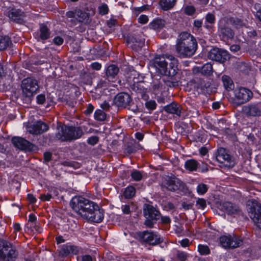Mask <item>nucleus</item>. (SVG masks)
Masks as SVG:
<instances>
[{
  "instance_id": "nucleus-45",
  "label": "nucleus",
  "mask_w": 261,
  "mask_h": 261,
  "mask_svg": "<svg viewBox=\"0 0 261 261\" xmlns=\"http://www.w3.org/2000/svg\"><path fill=\"white\" fill-rule=\"evenodd\" d=\"M147 109L150 110H153L156 108V103L154 100H149L145 103Z\"/></svg>"
},
{
  "instance_id": "nucleus-38",
  "label": "nucleus",
  "mask_w": 261,
  "mask_h": 261,
  "mask_svg": "<svg viewBox=\"0 0 261 261\" xmlns=\"http://www.w3.org/2000/svg\"><path fill=\"white\" fill-rule=\"evenodd\" d=\"M23 12L20 9H17L15 8H11L9 11V14L8 16H23Z\"/></svg>"
},
{
  "instance_id": "nucleus-34",
  "label": "nucleus",
  "mask_w": 261,
  "mask_h": 261,
  "mask_svg": "<svg viewBox=\"0 0 261 261\" xmlns=\"http://www.w3.org/2000/svg\"><path fill=\"white\" fill-rule=\"evenodd\" d=\"M106 114L101 110H96L94 113V119L97 121H102L106 119Z\"/></svg>"
},
{
  "instance_id": "nucleus-13",
  "label": "nucleus",
  "mask_w": 261,
  "mask_h": 261,
  "mask_svg": "<svg viewBox=\"0 0 261 261\" xmlns=\"http://www.w3.org/2000/svg\"><path fill=\"white\" fill-rule=\"evenodd\" d=\"M207 57L209 59L223 63L229 59V55L227 51L217 47L212 48L208 53Z\"/></svg>"
},
{
  "instance_id": "nucleus-17",
  "label": "nucleus",
  "mask_w": 261,
  "mask_h": 261,
  "mask_svg": "<svg viewBox=\"0 0 261 261\" xmlns=\"http://www.w3.org/2000/svg\"><path fill=\"white\" fill-rule=\"evenodd\" d=\"M13 145L21 150H32L34 145L27 140L19 137H14L12 139Z\"/></svg>"
},
{
  "instance_id": "nucleus-47",
  "label": "nucleus",
  "mask_w": 261,
  "mask_h": 261,
  "mask_svg": "<svg viewBox=\"0 0 261 261\" xmlns=\"http://www.w3.org/2000/svg\"><path fill=\"white\" fill-rule=\"evenodd\" d=\"M99 138L97 136H92L88 138L87 142L89 144L94 145L98 143Z\"/></svg>"
},
{
  "instance_id": "nucleus-39",
  "label": "nucleus",
  "mask_w": 261,
  "mask_h": 261,
  "mask_svg": "<svg viewBox=\"0 0 261 261\" xmlns=\"http://www.w3.org/2000/svg\"><path fill=\"white\" fill-rule=\"evenodd\" d=\"M70 254H72L70 245H64L60 252V254L62 256H66Z\"/></svg>"
},
{
  "instance_id": "nucleus-43",
  "label": "nucleus",
  "mask_w": 261,
  "mask_h": 261,
  "mask_svg": "<svg viewBox=\"0 0 261 261\" xmlns=\"http://www.w3.org/2000/svg\"><path fill=\"white\" fill-rule=\"evenodd\" d=\"M176 257L179 261H186L188 258V254L184 251H178Z\"/></svg>"
},
{
  "instance_id": "nucleus-42",
  "label": "nucleus",
  "mask_w": 261,
  "mask_h": 261,
  "mask_svg": "<svg viewBox=\"0 0 261 261\" xmlns=\"http://www.w3.org/2000/svg\"><path fill=\"white\" fill-rule=\"evenodd\" d=\"M99 13L101 15L107 14L109 11V8L107 4H102L98 8Z\"/></svg>"
},
{
  "instance_id": "nucleus-15",
  "label": "nucleus",
  "mask_w": 261,
  "mask_h": 261,
  "mask_svg": "<svg viewBox=\"0 0 261 261\" xmlns=\"http://www.w3.org/2000/svg\"><path fill=\"white\" fill-rule=\"evenodd\" d=\"M131 97L126 93H118L114 99V103L118 107L126 108L131 102Z\"/></svg>"
},
{
  "instance_id": "nucleus-40",
  "label": "nucleus",
  "mask_w": 261,
  "mask_h": 261,
  "mask_svg": "<svg viewBox=\"0 0 261 261\" xmlns=\"http://www.w3.org/2000/svg\"><path fill=\"white\" fill-rule=\"evenodd\" d=\"M230 21L232 22L233 24L237 28L245 25V23L239 17H231Z\"/></svg>"
},
{
  "instance_id": "nucleus-31",
  "label": "nucleus",
  "mask_w": 261,
  "mask_h": 261,
  "mask_svg": "<svg viewBox=\"0 0 261 261\" xmlns=\"http://www.w3.org/2000/svg\"><path fill=\"white\" fill-rule=\"evenodd\" d=\"M152 88L155 93H158L165 88L163 80L159 81H154L152 86Z\"/></svg>"
},
{
  "instance_id": "nucleus-16",
  "label": "nucleus",
  "mask_w": 261,
  "mask_h": 261,
  "mask_svg": "<svg viewBox=\"0 0 261 261\" xmlns=\"http://www.w3.org/2000/svg\"><path fill=\"white\" fill-rule=\"evenodd\" d=\"M48 125L41 121H38L28 127V132L32 134L39 135L48 130Z\"/></svg>"
},
{
  "instance_id": "nucleus-8",
  "label": "nucleus",
  "mask_w": 261,
  "mask_h": 261,
  "mask_svg": "<svg viewBox=\"0 0 261 261\" xmlns=\"http://www.w3.org/2000/svg\"><path fill=\"white\" fill-rule=\"evenodd\" d=\"M234 94L235 103L238 105L248 102L253 96L252 91L244 87L237 88L234 91Z\"/></svg>"
},
{
  "instance_id": "nucleus-56",
  "label": "nucleus",
  "mask_w": 261,
  "mask_h": 261,
  "mask_svg": "<svg viewBox=\"0 0 261 261\" xmlns=\"http://www.w3.org/2000/svg\"><path fill=\"white\" fill-rule=\"evenodd\" d=\"M179 243L182 247H186L189 245L190 241L189 239H185L179 241Z\"/></svg>"
},
{
  "instance_id": "nucleus-32",
  "label": "nucleus",
  "mask_w": 261,
  "mask_h": 261,
  "mask_svg": "<svg viewBox=\"0 0 261 261\" xmlns=\"http://www.w3.org/2000/svg\"><path fill=\"white\" fill-rule=\"evenodd\" d=\"M143 172L137 170H133L130 173V176L134 181H138L142 180L144 176Z\"/></svg>"
},
{
  "instance_id": "nucleus-25",
  "label": "nucleus",
  "mask_w": 261,
  "mask_h": 261,
  "mask_svg": "<svg viewBox=\"0 0 261 261\" xmlns=\"http://www.w3.org/2000/svg\"><path fill=\"white\" fill-rule=\"evenodd\" d=\"M199 163L194 159H189L185 163V168L189 172L196 171L198 168Z\"/></svg>"
},
{
  "instance_id": "nucleus-36",
  "label": "nucleus",
  "mask_w": 261,
  "mask_h": 261,
  "mask_svg": "<svg viewBox=\"0 0 261 261\" xmlns=\"http://www.w3.org/2000/svg\"><path fill=\"white\" fill-rule=\"evenodd\" d=\"M220 32L223 36L229 38H232L234 35V33L232 30L228 27L221 28Z\"/></svg>"
},
{
  "instance_id": "nucleus-57",
  "label": "nucleus",
  "mask_w": 261,
  "mask_h": 261,
  "mask_svg": "<svg viewBox=\"0 0 261 261\" xmlns=\"http://www.w3.org/2000/svg\"><path fill=\"white\" fill-rule=\"evenodd\" d=\"M81 261H95L89 255H84L81 257Z\"/></svg>"
},
{
  "instance_id": "nucleus-35",
  "label": "nucleus",
  "mask_w": 261,
  "mask_h": 261,
  "mask_svg": "<svg viewBox=\"0 0 261 261\" xmlns=\"http://www.w3.org/2000/svg\"><path fill=\"white\" fill-rule=\"evenodd\" d=\"M208 188V185L203 183H200L196 188V191L199 195H203L207 192Z\"/></svg>"
},
{
  "instance_id": "nucleus-48",
  "label": "nucleus",
  "mask_w": 261,
  "mask_h": 261,
  "mask_svg": "<svg viewBox=\"0 0 261 261\" xmlns=\"http://www.w3.org/2000/svg\"><path fill=\"white\" fill-rule=\"evenodd\" d=\"M10 21L20 24L25 22L22 17H10Z\"/></svg>"
},
{
  "instance_id": "nucleus-4",
  "label": "nucleus",
  "mask_w": 261,
  "mask_h": 261,
  "mask_svg": "<svg viewBox=\"0 0 261 261\" xmlns=\"http://www.w3.org/2000/svg\"><path fill=\"white\" fill-rule=\"evenodd\" d=\"M56 137L62 141H71L82 137L83 132L81 127L63 125L58 126Z\"/></svg>"
},
{
  "instance_id": "nucleus-7",
  "label": "nucleus",
  "mask_w": 261,
  "mask_h": 261,
  "mask_svg": "<svg viewBox=\"0 0 261 261\" xmlns=\"http://www.w3.org/2000/svg\"><path fill=\"white\" fill-rule=\"evenodd\" d=\"M139 240L142 243H146L150 245H156L160 244L162 240L156 233L149 231H144L137 233Z\"/></svg>"
},
{
  "instance_id": "nucleus-64",
  "label": "nucleus",
  "mask_w": 261,
  "mask_h": 261,
  "mask_svg": "<svg viewBox=\"0 0 261 261\" xmlns=\"http://www.w3.org/2000/svg\"><path fill=\"white\" fill-rule=\"evenodd\" d=\"M101 108L103 110H108L110 108V105L108 102L105 101L102 103L101 104Z\"/></svg>"
},
{
  "instance_id": "nucleus-26",
  "label": "nucleus",
  "mask_w": 261,
  "mask_h": 261,
  "mask_svg": "<svg viewBox=\"0 0 261 261\" xmlns=\"http://www.w3.org/2000/svg\"><path fill=\"white\" fill-rule=\"evenodd\" d=\"M12 44L10 38L7 36H0V50H5Z\"/></svg>"
},
{
  "instance_id": "nucleus-55",
  "label": "nucleus",
  "mask_w": 261,
  "mask_h": 261,
  "mask_svg": "<svg viewBox=\"0 0 261 261\" xmlns=\"http://www.w3.org/2000/svg\"><path fill=\"white\" fill-rule=\"evenodd\" d=\"M91 67L93 69L96 70H99L101 68V65L98 62L92 63L91 65Z\"/></svg>"
},
{
  "instance_id": "nucleus-22",
  "label": "nucleus",
  "mask_w": 261,
  "mask_h": 261,
  "mask_svg": "<svg viewBox=\"0 0 261 261\" xmlns=\"http://www.w3.org/2000/svg\"><path fill=\"white\" fill-rule=\"evenodd\" d=\"M164 110L168 113L175 114L178 116H180L181 111L180 106L175 103H172L165 106Z\"/></svg>"
},
{
  "instance_id": "nucleus-61",
  "label": "nucleus",
  "mask_w": 261,
  "mask_h": 261,
  "mask_svg": "<svg viewBox=\"0 0 261 261\" xmlns=\"http://www.w3.org/2000/svg\"><path fill=\"white\" fill-rule=\"evenodd\" d=\"M116 23V20L114 18H111L107 21V24L109 28H112Z\"/></svg>"
},
{
  "instance_id": "nucleus-23",
  "label": "nucleus",
  "mask_w": 261,
  "mask_h": 261,
  "mask_svg": "<svg viewBox=\"0 0 261 261\" xmlns=\"http://www.w3.org/2000/svg\"><path fill=\"white\" fill-rule=\"evenodd\" d=\"M40 38L42 40H45L49 38L51 32L44 23H40L39 27Z\"/></svg>"
},
{
  "instance_id": "nucleus-12",
  "label": "nucleus",
  "mask_w": 261,
  "mask_h": 261,
  "mask_svg": "<svg viewBox=\"0 0 261 261\" xmlns=\"http://www.w3.org/2000/svg\"><path fill=\"white\" fill-rule=\"evenodd\" d=\"M216 157L217 161L226 167H232L235 165L233 158L224 148L221 147L218 149Z\"/></svg>"
},
{
  "instance_id": "nucleus-29",
  "label": "nucleus",
  "mask_w": 261,
  "mask_h": 261,
  "mask_svg": "<svg viewBox=\"0 0 261 261\" xmlns=\"http://www.w3.org/2000/svg\"><path fill=\"white\" fill-rule=\"evenodd\" d=\"M200 72L202 74L210 76L213 73V66L211 63H207L200 68Z\"/></svg>"
},
{
  "instance_id": "nucleus-10",
  "label": "nucleus",
  "mask_w": 261,
  "mask_h": 261,
  "mask_svg": "<svg viewBox=\"0 0 261 261\" xmlns=\"http://www.w3.org/2000/svg\"><path fill=\"white\" fill-rule=\"evenodd\" d=\"M219 240L221 246L225 248H235L242 244V240L234 235H224Z\"/></svg>"
},
{
  "instance_id": "nucleus-63",
  "label": "nucleus",
  "mask_w": 261,
  "mask_h": 261,
  "mask_svg": "<svg viewBox=\"0 0 261 261\" xmlns=\"http://www.w3.org/2000/svg\"><path fill=\"white\" fill-rule=\"evenodd\" d=\"M138 21L141 24H145L148 21V17H139Z\"/></svg>"
},
{
  "instance_id": "nucleus-59",
  "label": "nucleus",
  "mask_w": 261,
  "mask_h": 261,
  "mask_svg": "<svg viewBox=\"0 0 261 261\" xmlns=\"http://www.w3.org/2000/svg\"><path fill=\"white\" fill-rule=\"evenodd\" d=\"M27 198L29 202L31 203H34L36 201V198L32 194H28Z\"/></svg>"
},
{
  "instance_id": "nucleus-19",
  "label": "nucleus",
  "mask_w": 261,
  "mask_h": 261,
  "mask_svg": "<svg viewBox=\"0 0 261 261\" xmlns=\"http://www.w3.org/2000/svg\"><path fill=\"white\" fill-rule=\"evenodd\" d=\"M127 42L133 49L138 51L144 46L145 39L138 38L136 36L133 35H129L127 38Z\"/></svg>"
},
{
  "instance_id": "nucleus-9",
  "label": "nucleus",
  "mask_w": 261,
  "mask_h": 261,
  "mask_svg": "<svg viewBox=\"0 0 261 261\" xmlns=\"http://www.w3.org/2000/svg\"><path fill=\"white\" fill-rule=\"evenodd\" d=\"M21 87L24 95L31 97L36 93L39 88L38 82L32 78H27L22 81Z\"/></svg>"
},
{
  "instance_id": "nucleus-53",
  "label": "nucleus",
  "mask_w": 261,
  "mask_h": 261,
  "mask_svg": "<svg viewBox=\"0 0 261 261\" xmlns=\"http://www.w3.org/2000/svg\"><path fill=\"white\" fill-rule=\"evenodd\" d=\"M45 96L43 94H40L37 96V103L39 104H43L45 102Z\"/></svg>"
},
{
  "instance_id": "nucleus-30",
  "label": "nucleus",
  "mask_w": 261,
  "mask_h": 261,
  "mask_svg": "<svg viewBox=\"0 0 261 261\" xmlns=\"http://www.w3.org/2000/svg\"><path fill=\"white\" fill-rule=\"evenodd\" d=\"M222 81L225 89L231 90L233 88L234 85L233 81L229 76L225 75H223Z\"/></svg>"
},
{
  "instance_id": "nucleus-27",
  "label": "nucleus",
  "mask_w": 261,
  "mask_h": 261,
  "mask_svg": "<svg viewBox=\"0 0 261 261\" xmlns=\"http://www.w3.org/2000/svg\"><path fill=\"white\" fill-rule=\"evenodd\" d=\"M175 1L176 0H160V5L163 10L167 11L174 6Z\"/></svg>"
},
{
  "instance_id": "nucleus-41",
  "label": "nucleus",
  "mask_w": 261,
  "mask_h": 261,
  "mask_svg": "<svg viewBox=\"0 0 261 261\" xmlns=\"http://www.w3.org/2000/svg\"><path fill=\"white\" fill-rule=\"evenodd\" d=\"M149 7V6L148 5H143L141 7H136L135 8L133 12V13L136 15L137 16L141 12H143L144 11L148 9Z\"/></svg>"
},
{
  "instance_id": "nucleus-24",
  "label": "nucleus",
  "mask_w": 261,
  "mask_h": 261,
  "mask_svg": "<svg viewBox=\"0 0 261 261\" xmlns=\"http://www.w3.org/2000/svg\"><path fill=\"white\" fill-rule=\"evenodd\" d=\"M167 77L163 79L164 86L166 85L168 87H175L179 85L178 80L175 77V75L169 76L166 75Z\"/></svg>"
},
{
  "instance_id": "nucleus-50",
  "label": "nucleus",
  "mask_w": 261,
  "mask_h": 261,
  "mask_svg": "<svg viewBox=\"0 0 261 261\" xmlns=\"http://www.w3.org/2000/svg\"><path fill=\"white\" fill-rule=\"evenodd\" d=\"M121 209L124 214L128 215L130 213V206L128 204L122 205Z\"/></svg>"
},
{
  "instance_id": "nucleus-3",
  "label": "nucleus",
  "mask_w": 261,
  "mask_h": 261,
  "mask_svg": "<svg viewBox=\"0 0 261 261\" xmlns=\"http://www.w3.org/2000/svg\"><path fill=\"white\" fill-rule=\"evenodd\" d=\"M175 46L179 57L187 58L195 53L197 43L193 35L187 32H183L179 35Z\"/></svg>"
},
{
  "instance_id": "nucleus-2",
  "label": "nucleus",
  "mask_w": 261,
  "mask_h": 261,
  "mask_svg": "<svg viewBox=\"0 0 261 261\" xmlns=\"http://www.w3.org/2000/svg\"><path fill=\"white\" fill-rule=\"evenodd\" d=\"M178 60L169 55H156L150 61L151 65L156 71L164 75L173 76L177 73Z\"/></svg>"
},
{
  "instance_id": "nucleus-46",
  "label": "nucleus",
  "mask_w": 261,
  "mask_h": 261,
  "mask_svg": "<svg viewBox=\"0 0 261 261\" xmlns=\"http://www.w3.org/2000/svg\"><path fill=\"white\" fill-rule=\"evenodd\" d=\"M196 205L198 208L204 209L206 206V201L203 198H198L196 201Z\"/></svg>"
},
{
  "instance_id": "nucleus-62",
  "label": "nucleus",
  "mask_w": 261,
  "mask_h": 261,
  "mask_svg": "<svg viewBox=\"0 0 261 261\" xmlns=\"http://www.w3.org/2000/svg\"><path fill=\"white\" fill-rule=\"evenodd\" d=\"M44 159L46 162H49L51 158V154L48 152H45L43 154Z\"/></svg>"
},
{
  "instance_id": "nucleus-20",
  "label": "nucleus",
  "mask_w": 261,
  "mask_h": 261,
  "mask_svg": "<svg viewBox=\"0 0 261 261\" xmlns=\"http://www.w3.org/2000/svg\"><path fill=\"white\" fill-rule=\"evenodd\" d=\"M144 214L146 219L157 220L160 218V212L153 206L146 204L144 208Z\"/></svg>"
},
{
  "instance_id": "nucleus-18",
  "label": "nucleus",
  "mask_w": 261,
  "mask_h": 261,
  "mask_svg": "<svg viewBox=\"0 0 261 261\" xmlns=\"http://www.w3.org/2000/svg\"><path fill=\"white\" fill-rule=\"evenodd\" d=\"M222 210L227 214L233 216L240 215L242 214V210L240 207L230 202H224L222 205Z\"/></svg>"
},
{
  "instance_id": "nucleus-60",
  "label": "nucleus",
  "mask_w": 261,
  "mask_h": 261,
  "mask_svg": "<svg viewBox=\"0 0 261 261\" xmlns=\"http://www.w3.org/2000/svg\"><path fill=\"white\" fill-rule=\"evenodd\" d=\"M200 88L202 90L206 89L210 86V83L208 82L205 83L204 81H201L200 82Z\"/></svg>"
},
{
  "instance_id": "nucleus-37",
  "label": "nucleus",
  "mask_w": 261,
  "mask_h": 261,
  "mask_svg": "<svg viewBox=\"0 0 261 261\" xmlns=\"http://www.w3.org/2000/svg\"><path fill=\"white\" fill-rule=\"evenodd\" d=\"M198 251L201 255H206L210 253V249L207 245H199Z\"/></svg>"
},
{
  "instance_id": "nucleus-52",
  "label": "nucleus",
  "mask_w": 261,
  "mask_h": 261,
  "mask_svg": "<svg viewBox=\"0 0 261 261\" xmlns=\"http://www.w3.org/2000/svg\"><path fill=\"white\" fill-rule=\"evenodd\" d=\"M94 110V107L91 103L88 104L87 109L84 111V113L86 115H89L92 113Z\"/></svg>"
},
{
  "instance_id": "nucleus-14",
  "label": "nucleus",
  "mask_w": 261,
  "mask_h": 261,
  "mask_svg": "<svg viewBox=\"0 0 261 261\" xmlns=\"http://www.w3.org/2000/svg\"><path fill=\"white\" fill-rule=\"evenodd\" d=\"M243 111L249 117L261 116V102L246 105L243 107Z\"/></svg>"
},
{
  "instance_id": "nucleus-51",
  "label": "nucleus",
  "mask_w": 261,
  "mask_h": 261,
  "mask_svg": "<svg viewBox=\"0 0 261 261\" xmlns=\"http://www.w3.org/2000/svg\"><path fill=\"white\" fill-rule=\"evenodd\" d=\"M53 42L56 45H61L63 44L64 39L61 37L57 36L53 39Z\"/></svg>"
},
{
  "instance_id": "nucleus-33",
  "label": "nucleus",
  "mask_w": 261,
  "mask_h": 261,
  "mask_svg": "<svg viewBox=\"0 0 261 261\" xmlns=\"http://www.w3.org/2000/svg\"><path fill=\"white\" fill-rule=\"evenodd\" d=\"M136 193V189L133 186L127 187L123 192V195L125 198L130 199L132 198Z\"/></svg>"
},
{
  "instance_id": "nucleus-21",
  "label": "nucleus",
  "mask_w": 261,
  "mask_h": 261,
  "mask_svg": "<svg viewBox=\"0 0 261 261\" xmlns=\"http://www.w3.org/2000/svg\"><path fill=\"white\" fill-rule=\"evenodd\" d=\"M119 72V67L115 65H110L106 69V75L109 81H112Z\"/></svg>"
},
{
  "instance_id": "nucleus-44",
  "label": "nucleus",
  "mask_w": 261,
  "mask_h": 261,
  "mask_svg": "<svg viewBox=\"0 0 261 261\" xmlns=\"http://www.w3.org/2000/svg\"><path fill=\"white\" fill-rule=\"evenodd\" d=\"M184 12L188 15H192L195 12V9L193 6H186L184 8Z\"/></svg>"
},
{
  "instance_id": "nucleus-28",
  "label": "nucleus",
  "mask_w": 261,
  "mask_h": 261,
  "mask_svg": "<svg viewBox=\"0 0 261 261\" xmlns=\"http://www.w3.org/2000/svg\"><path fill=\"white\" fill-rule=\"evenodd\" d=\"M164 24L165 21L163 19L156 18L150 23L149 25L152 29L157 30L163 28Z\"/></svg>"
},
{
  "instance_id": "nucleus-58",
  "label": "nucleus",
  "mask_w": 261,
  "mask_h": 261,
  "mask_svg": "<svg viewBox=\"0 0 261 261\" xmlns=\"http://www.w3.org/2000/svg\"><path fill=\"white\" fill-rule=\"evenodd\" d=\"M153 220L150 219H146L144 222V224L148 227L152 228L153 226Z\"/></svg>"
},
{
  "instance_id": "nucleus-11",
  "label": "nucleus",
  "mask_w": 261,
  "mask_h": 261,
  "mask_svg": "<svg viewBox=\"0 0 261 261\" xmlns=\"http://www.w3.org/2000/svg\"><path fill=\"white\" fill-rule=\"evenodd\" d=\"M162 185L168 190L171 191L182 190L185 186L183 182L174 176H167L165 179Z\"/></svg>"
},
{
  "instance_id": "nucleus-5",
  "label": "nucleus",
  "mask_w": 261,
  "mask_h": 261,
  "mask_svg": "<svg viewBox=\"0 0 261 261\" xmlns=\"http://www.w3.org/2000/svg\"><path fill=\"white\" fill-rule=\"evenodd\" d=\"M18 256L15 247L9 242L0 239V260L14 261Z\"/></svg>"
},
{
  "instance_id": "nucleus-54",
  "label": "nucleus",
  "mask_w": 261,
  "mask_h": 261,
  "mask_svg": "<svg viewBox=\"0 0 261 261\" xmlns=\"http://www.w3.org/2000/svg\"><path fill=\"white\" fill-rule=\"evenodd\" d=\"M161 222L164 224H170L171 222V219L168 216H162Z\"/></svg>"
},
{
  "instance_id": "nucleus-1",
  "label": "nucleus",
  "mask_w": 261,
  "mask_h": 261,
  "mask_svg": "<svg viewBox=\"0 0 261 261\" xmlns=\"http://www.w3.org/2000/svg\"><path fill=\"white\" fill-rule=\"evenodd\" d=\"M72 209L89 222L99 223L103 219V211L95 202L82 196H75L70 202Z\"/></svg>"
},
{
  "instance_id": "nucleus-6",
  "label": "nucleus",
  "mask_w": 261,
  "mask_h": 261,
  "mask_svg": "<svg viewBox=\"0 0 261 261\" xmlns=\"http://www.w3.org/2000/svg\"><path fill=\"white\" fill-rule=\"evenodd\" d=\"M248 215L255 225L261 229V205L255 200L248 202Z\"/></svg>"
},
{
  "instance_id": "nucleus-49",
  "label": "nucleus",
  "mask_w": 261,
  "mask_h": 261,
  "mask_svg": "<svg viewBox=\"0 0 261 261\" xmlns=\"http://www.w3.org/2000/svg\"><path fill=\"white\" fill-rule=\"evenodd\" d=\"M52 198V195L50 194L47 193L46 194H41L40 199L43 201H49Z\"/></svg>"
}]
</instances>
